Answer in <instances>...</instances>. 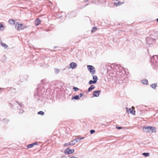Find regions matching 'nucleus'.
<instances>
[{"label": "nucleus", "mask_w": 158, "mask_h": 158, "mask_svg": "<svg viewBox=\"0 0 158 158\" xmlns=\"http://www.w3.org/2000/svg\"><path fill=\"white\" fill-rule=\"evenodd\" d=\"M151 60L154 66H158V56L157 55L153 56Z\"/></svg>", "instance_id": "nucleus-1"}, {"label": "nucleus", "mask_w": 158, "mask_h": 158, "mask_svg": "<svg viewBox=\"0 0 158 158\" xmlns=\"http://www.w3.org/2000/svg\"><path fill=\"white\" fill-rule=\"evenodd\" d=\"M15 28L17 30L20 31L24 29L26 26H24L22 24H19L18 22H17L15 25Z\"/></svg>", "instance_id": "nucleus-2"}, {"label": "nucleus", "mask_w": 158, "mask_h": 158, "mask_svg": "<svg viewBox=\"0 0 158 158\" xmlns=\"http://www.w3.org/2000/svg\"><path fill=\"white\" fill-rule=\"evenodd\" d=\"M147 44L152 45V42L155 40V39L150 37H147L146 39Z\"/></svg>", "instance_id": "nucleus-3"}, {"label": "nucleus", "mask_w": 158, "mask_h": 158, "mask_svg": "<svg viewBox=\"0 0 158 158\" xmlns=\"http://www.w3.org/2000/svg\"><path fill=\"white\" fill-rule=\"evenodd\" d=\"M87 67L88 70H89L90 72L92 75H94L95 73V69L94 67L90 65H88Z\"/></svg>", "instance_id": "nucleus-4"}, {"label": "nucleus", "mask_w": 158, "mask_h": 158, "mask_svg": "<svg viewBox=\"0 0 158 158\" xmlns=\"http://www.w3.org/2000/svg\"><path fill=\"white\" fill-rule=\"evenodd\" d=\"M74 152V150L73 149H70L69 148H67L64 151V152L66 154H70L73 153Z\"/></svg>", "instance_id": "nucleus-5"}, {"label": "nucleus", "mask_w": 158, "mask_h": 158, "mask_svg": "<svg viewBox=\"0 0 158 158\" xmlns=\"http://www.w3.org/2000/svg\"><path fill=\"white\" fill-rule=\"evenodd\" d=\"M151 129V126L144 127L143 128V131L146 132H150Z\"/></svg>", "instance_id": "nucleus-6"}, {"label": "nucleus", "mask_w": 158, "mask_h": 158, "mask_svg": "<svg viewBox=\"0 0 158 158\" xmlns=\"http://www.w3.org/2000/svg\"><path fill=\"white\" fill-rule=\"evenodd\" d=\"M69 66L70 68L74 69L77 67V64L73 62L70 64Z\"/></svg>", "instance_id": "nucleus-7"}, {"label": "nucleus", "mask_w": 158, "mask_h": 158, "mask_svg": "<svg viewBox=\"0 0 158 158\" xmlns=\"http://www.w3.org/2000/svg\"><path fill=\"white\" fill-rule=\"evenodd\" d=\"M101 92V90H99L98 91H94L93 93V95L94 97H98L99 96L100 93Z\"/></svg>", "instance_id": "nucleus-8"}, {"label": "nucleus", "mask_w": 158, "mask_h": 158, "mask_svg": "<svg viewBox=\"0 0 158 158\" xmlns=\"http://www.w3.org/2000/svg\"><path fill=\"white\" fill-rule=\"evenodd\" d=\"M126 110L128 114L129 113V111L130 113L132 114H135V111L132 110L131 108L128 109L127 108H126Z\"/></svg>", "instance_id": "nucleus-9"}, {"label": "nucleus", "mask_w": 158, "mask_h": 158, "mask_svg": "<svg viewBox=\"0 0 158 158\" xmlns=\"http://www.w3.org/2000/svg\"><path fill=\"white\" fill-rule=\"evenodd\" d=\"M41 21L39 18H37L35 20V25L36 26H38L40 23Z\"/></svg>", "instance_id": "nucleus-10"}, {"label": "nucleus", "mask_w": 158, "mask_h": 158, "mask_svg": "<svg viewBox=\"0 0 158 158\" xmlns=\"http://www.w3.org/2000/svg\"><path fill=\"white\" fill-rule=\"evenodd\" d=\"M37 144V143L35 142L34 143H31V144H28L27 146V147L28 148H32L35 145H36Z\"/></svg>", "instance_id": "nucleus-11"}, {"label": "nucleus", "mask_w": 158, "mask_h": 158, "mask_svg": "<svg viewBox=\"0 0 158 158\" xmlns=\"http://www.w3.org/2000/svg\"><path fill=\"white\" fill-rule=\"evenodd\" d=\"M10 24L13 25L15 24V21L12 19H10L8 21Z\"/></svg>", "instance_id": "nucleus-12"}, {"label": "nucleus", "mask_w": 158, "mask_h": 158, "mask_svg": "<svg viewBox=\"0 0 158 158\" xmlns=\"http://www.w3.org/2000/svg\"><path fill=\"white\" fill-rule=\"evenodd\" d=\"M151 130L150 132L153 133V132H156V128L155 127H152L151 126Z\"/></svg>", "instance_id": "nucleus-13"}, {"label": "nucleus", "mask_w": 158, "mask_h": 158, "mask_svg": "<svg viewBox=\"0 0 158 158\" xmlns=\"http://www.w3.org/2000/svg\"><path fill=\"white\" fill-rule=\"evenodd\" d=\"M157 83H154L150 85V87L153 89H155L157 86Z\"/></svg>", "instance_id": "nucleus-14"}, {"label": "nucleus", "mask_w": 158, "mask_h": 158, "mask_svg": "<svg viewBox=\"0 0 158 158\" xmlns=\"http://www.w3.org/2000/svg\"><path fill=\"white\" fill-rule=\"evenodd\" d=\"M95 88V87L94 85H91L88 88V91L89 92H90Z\"/></svg>", "instance_id": "nucleus-15"}, {"label": "nucleus", "mask_w": 158, "mask_h": 158, "mask_svg": "<svg viewBox=\"0 0 158 158\" xmlns=\"http://www.w3.org/2000/svg\"><path fill=\"white\" fill-rule=\"evenodd\" d=\"M142 83L144 85L145 84L146 85H148V80L147 79L143 80L142 81Z\"/></svg>", "instance_id": "nucleus-16"}, {"label": "nucleus", "mask_w": 158, "mask_h": 158, "mask_svg": "<svg viewBox=\"0 0 158 158\" xmlns=\"http://www.w3.org/2000/svg\"><path fill=\"white\" fill-rule=\"evenodd\" d=\"M54 70L55 73L56 74L59 73L60 72V69H57V68H54Z\"/></svg>", "instance_id": "nucleus-17"}, {"label": "nucleus", "mask_w": 158, "mask_h": 158, "mask_svg": "<svg viewBox=\"0 0 158 158\" xmlns=\"http://www.w3.org/2000/svg\"><path fill=\"white\" fill-rule=\"evenodd\" d=\"M79 98H80V97H79V95H75L74 96H73L72 97V100L73 99H74L75 100H78V99H79Z\"/></svg>", "instance_id": "nucleus-18"}, {"label": "nucleus", "mask_w": 158, "mask_h": 158, "mask_svg": "<svg viewBox=\"0 0 158 158\" xmlns=\"http://www.w3.org/2000/svg\"><path fill=\"white\" fill-rule=\"evenodd\" d=\"M1 45L3 47L5 48H7L8 47V46L6 44H4V43H3L2 42L1 43Z\"/></svg>", "instance_id": "nucleus-19"}, {"label": "nucleus", "mask_w": 158, "mask_h": 158, "mask_svg": "<svg viewBox=\"0 0 158 158\" xmlns=\"http://www.w3.org/2000/svg\"><path fill=\"white\" fill-rule=\"evenodd\" d=\"M93 79L94 80V81L96 82H97L98 79L96 75L94 76L93 77Z\"/></svg>", "instance_id": "nucleus-20"}, {"label": "nucleus", "mask_w": 158, "mask_h": 158, "mask_svg": "<svg viewBox=\"0 0 158 158\" xmlns=\"http://www.w3.org/2000/svg\"><path fill=\"white\" fill-rule=\"evenodd\" d=\"M96 82H95L94 81H92V80H90L89 82V85H91L92 84H95V83H96Z\"/></svg>", "instance_id": "nucleus-21"}, {"label": "nucleus", "mask_w": 158, "mask_h": 158, "mask_svg": "<svg viewBox=\"0 0 158 158\" xmlns=\"http://www.w3.org/2000/svg\"><path fill=\"white\" fill-rule=\"evenodd\" d=\"M142 155L145 157L149 156V153H143Z\"/></svg>", "instance_id": "nucleus-22"}, {"label": "nucleus", "mask_w": 158, "mask_h": 158, "mask_svg": "<svg viewBox=\"0 0 158 158\" xmlns=\"http://www.w3.org/2000/svg\"><path fill=\"white\" fill-rule=\"evenodd\" d=\"M70 143L71 144V145H73L76 144V141H74V139L71 141L70 142Z\"/></svg>", "instance_id": "nucleus-23"}, {"label": "nucleus", "mask_w": 158, "mask_h": 158, "mask_svg": "<svg viewBox=\"0 0 158 158\" xmlns=\"http://www.w3.org/2000/svg\"><path fill=\"white\" fill-rule=\"evenodd\" d=\"M3 121L4 123H7L9 121V120L7 118H4L3 119Z\"/></svg>", "instance_id": "nucleus-24"}, {"label": "nucleus", "mask_w": 158, "mask_h": 158, "mask_svg": "<svg viewBox=\"0 0 158 158\" xmlns=\"http://www.w3.org/2000/svg\"><path fill=\"white\" fill-rule=\"evenodd\" d=\"M0 30L2 31H3L4 30L3 26V25L1 23H0Z\"/></svg>", "instance_id": "nucleus-25"}, {"label": "nucleus", "mask_w": 158, "mask_h": 158, "mask_svg": "<svg viewBox=\"0 0 158 158\" xmlns=\"http://www.w3.org/2000/svg\"><path fill=\"white\" fill-rule=\"evenodd\" d=\"M44 112H43V111H40L39 112H38V114H41V115H44Z\"/></svg>", "instance_id": "nucleus-26"}, {"label": "nucleus", "mask_w": 158, "mask_h": 158, "mask_svg": "<svg viewBox=\"0 0 158 158\" xmlns=\"http://www.w3.org/2000/svg\"><path fill=\"white\" fill-rule=\"evenodd\" d=\"M74 139V141H76V143L78 142L79 141H80L79 138H77V139L76 138Z\"/></svg>", "instance_id": "nucleus-27"}, {"label": "nucleus", "mask_w": 158, "mask_h": 158, "mask_svg": "<svg viewBox=\"0 0 158 158\" xmlns=\"http://www.w3.org/2000/svg\"><path fill=\"white\" fill-rule=\"evenodd\" d=\"M119 2H114V4L116 6H118L119 5L120 3Z\"/></svg>", "instance_id": "nucleus-28"}, {"label": "nucleus", "mask_w": 158, "mask_h": 158, "mask_svg": "<svg viewBox=\"0 0 158 158\" xmlns=\"http://www.w3.org/2000/svg\"><path fill=\"white\" fill-rule=\"evenodd\" d=\"M73 89L75 92H76L79 90V89L76 87H74Z\"/></svg>", "instance_id": "nucleus-29"}, {"label": "nucleus", "mask_w": 158, "mask_h": 158, "mask_svg": "<svg viewBox=\"0 0 158 158\" xmlns=\"http://www.w3.org/2000/svg\"><path fill=\"white\" fill-rule=\"evenodd\" d=\"M64 145L65 146H69V145H71V144L70 143V142H69L68 143H65L64 144Z\"/></svg>", "instance_id": "nucleus-30"}, {"label": "nucleus", "mask_w": 158, "mask_h": 158, "mask_svg": "<svg viewBox=\"0 0 158 158\" xmlns=\"http://www.w3.org/2000/svg\"><path fill=\"white\" fill-rule=\"evenodd\" d=\"M95 132V130H90V133L91 134H92L94 133Z\"/></svg>", "instance_id": "nucleus-31"}, {"label": "nucleus", "mask_w": 158, "mask_h": 158, "mask_svg": "<svg viewBox=\"0 0 158 158\" xmlns=\"http://www.w3.org/2000/svg\"><path fill=\"white\" fill-rule=\"evenodd\" d=\"M19 105V106L21 107H22L23 105L22 104H20V103H19L18 102H16Z\"/></svg>", "instance_id": "nucleus-32"}, {"label": "nucleus", "mask_w": 158, "mask_h": 158, "mask_svg": "<svg viewBox=\"0 0 158 158\" xmlns=\"http://www.w3.org/2000/svg\"><path fill=\"white\" fill-rule=\"evenodd\" d=\"M116 127L117 129H121V128H122V127H117L116 126Z\"/></svg>", "instance_id": "nucleus-33"}, {"label": "nucleus", "mask_w": 158, "mask_h": 158, "mask_svg": "<svg viewBox=\"0 0 158 158\" xmlns=\"http://www.w3.org/2000/svg\"><path fill=\"white\" fill-rule=\"evenodd\" d=\"M80 98H81L83 96V95L82 93H80Z\"/></svg>", "instance_id": "nucleus-34"}, {"label": "nucleus", "mask_w": 158, "mask_h": 158, "mask_svg": "<svg viewBox=\"0 0 158 158\" xmlns=\"http://www.w3.org/2000/svg\"><path fill=\"white\" fill-rule=\"evenodd\" d=\"M24 111L23 110H21L19 112V113H22Z\"/></svg>", "instance_id": "nucleus-35"}, {"label": "nucleus", "mask_w": 158, "mask_h": 158, "mask_svg": "<svg viewBox=\"0 0 158 158\" xmlns=\"http://www.w3.org/2000/svg\"><path fill=\"white\" fill-rule=\"evenodd\" d=\"M120 2L119 3V5H120L123 3V2Z\"/></svg>", "instance_id": "nucleus-36"}, {"label": "nucleus", "mask_w": 158, "mask_h": 158, "mask_svg": "<svg viewBox=\"0 0 158 158\" xmlns=\"http://www.w3.org/2000/svg\"><path fill=\"white\" fill-rule=\"evenodd\" d=\"M80 138V140H81V139H84V137H82V138Z\"/></svg>", "instance_id": "nucleus-37"}, {"label": "nucleus", "mask_w": 158, "mask_h": 158, "mask_svg": "<svg viewBox=\"0 0 158 158\" xmlns=\"http://www.w3.org/2000/svg\"><path fill=\"white\" fill-rule=\"evenodd\" d=\"M93 28L94 29H95V30H96L97 28L96 27H93Z\"/></svg>", "instance_id": "nucleus-38"}, {"label": "nucleus", "mask_w": 158, "mask_h": 158, "mask_svg": "<svg viewBox=\"0 0 158 158\" xmlns=\"http://www.w3.org/2000/svg\"><path fill=\"white\" fill-rule=\"evenodd\" d=\"M94 29L92 30V31H91L92 32H94Z\"/></svg>", "instance_id": "nucleus-39"}, {"label": "nucleus", "mask_w": 158, "mask_h": 158, "mask_svg": "<svg viewBox=\"0 0 158 158\" xmlns=\"http://www.w3.org/2000/svg\"><path fill=\"white\" fill-rule=\"evenodd\" d=\"M156 20L157 22H158V18L156 19Z\"/></svg>", "instance_id": "nucleus-40"}, {"label": "nucleus", "mask_w": 158, "mask_h": 158, "mask_svg": "<svg viewBox=\"0 0 158 158\" xmlns=\"http://www.w3.org/2000/svg\"><path fill=\"white\" fill-rule=\"evenodd\" d=\"M132 108L133 109H134V106H132Z\"/></svg>", "instance_id": "nucleus-41"}, {"label": "nucleus", "mask_w": 158, "mask_h": 158, "mask_svg": "<svg viewBox=\"0 0 158 158\" xmlns=\"http://www.w3.org/2000/svg\"><path fill=\"white\" fill-rule=\"evenodd\" d=\"M43 80H42L41 81V82H43Z\"/></svg>", "instance_id": "nucleus-42"}, {"label": "nucleus", "mask_w": 158, "mask_h": 158, "mask_svg": "<svg viewBox=\"0 0 158 158\" xmlns=\"http://www.w3.org/2000/svg\"><path fill=\"white\" fill-rule=\"evenodd\" d=\"M88 0H87V1H85V2H88Z\"/></svg>", "instance_id": "nucleus-43"}, {"label": "nucleus", "mask_w": 158, "mask_h": 158, "mask_svg": "<svg viewBox=\"0 0 158 158\" xmlns=\"http://www.w3.org/2000/svg\"><path fill=\"white\" fill-rule=\"evenodd\" d=\"M3 88H0V89H2Z\"/></svg>", "instance_id": "nucleus-44"}]
</instances>
